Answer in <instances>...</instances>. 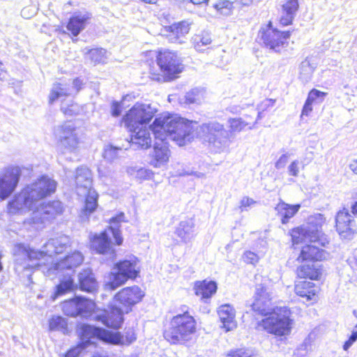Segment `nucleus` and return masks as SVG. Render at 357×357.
I'll list each match as a JSON object with an SVG mask.
<instances>
[{"label":"nucleus","instance_id":"nucleus-1","mask_svg":"<svg viewBox=\"0 0 357 357\" xmlns=\"http://www.w3.org/2000/svg\"><path fill=\"white\" fill-rule=\"evenodd\" d=\"M156 140L153 147L152 165L160 167L169 159L167 141H174L178 146H184L193 138V123L177 114H162L156 117L149 126Z\"/></svg>","mask_w":357,"mask_h":357},{"label":"nucleus","instance_id":"nucleus-2","mask_svg":"<svg viewBox=\"0 0 357 357\" xmlns=\"http://www.w3.org/2000/svg\"><path fill=\"white\" fill-rule=\"evenodd\" d=\"M70 238L68 236L61 235L50 239L43 246V250L31 249L24 244H17L14 248L15 270L23 282L27 287L33 284L32 275L36 269H47L40 261L45 256L52 257L63 252L69 245Z\"/></svg>","mask_w":357,"mask_h":357},{"label":"nucleus","instance_id":"nucleus-3","mask_svg":"<svg viewBox=\"0 0 357 357\" xmlns=\"http://www.w3.org/2000/svg\"><path fill=\"white\" fill-rule=\"evenodd\" d=\"M56 188L54 180L47 176H42L15 195L8 203V211L13 215L27 211H34L40 204V202L54 192Z\"/></svg>","mask_w":357,"mask_h":357},{"label":"nucleus","instance_id":"nucleus-4","mask_svg":"<svg viewBox=\"0 0 357 357\" xmlns=\"http://www.w3.org/2000/svg\"><path fill=\"white\" fill-rule=\"evenodd\" d=\"M155 112L150 104L137 102L123 117L126 126L132 132L131 146L134 149L151 146V138L146 126Z\"/></svg>","mask_w":357,"mask_h":357},{"label":"nucleus","instance_id":"nucleus-5","mask_svg":"<svg viewBox=\"0 0 357 357\" xmlns=\"http://www.w3.org/2000/svg\"><path fill=\"white\" fill-rule=\"evenodd\" d=\"M189 307L183 305L181 313L174 316L163 332L164 338L172 344H183L192 339L196 331V321L189 314Z\"/></svg>","mask_w":357,"mask_h":357},{"label":"nucleus","instance_id":"nucleus-6","mask_svg":"<svg viewBox=\"0 0 357 357\" xmlns=\"http://www.w3.org/2000/svg\"><path fill=\"white\" fill-rule=\"evenodd\" d=\"M325 221L326 218L321 213L309 217L306 225L296 227L291 231L293 244L310 242L325 247L329 243L326 236L321 231Z\"/></svg>","mask_w":357,"mask_h":357},{"label":"nucleus","instance_id":"nucleus-7","mask_svg":"<svg viewBox=\"0 0 357 357\" xmlns=\"http://www.w3.org/2000/svg\"><path fill=\"white\" fill-rule=\"evenodd\" d=\"M125 222V215L121 212L116 216L110 219L111 225L107 229L103 231L100 234L94 235L91 241V247L96 250L97 253L102 255H109L110 257L114 255V250L112 245V241L109 234H111L116 241V243L119 245L123 242V238L119 229L120 223Z\"/></svg>","mask_w":357,"mask_h":357},{"label":"nucleus","instance_id":"nucleus-8","mask_svg":"<svg viewBox=\"0 0 357 357\" xmlns=\"http://www.w3.org/2000/svg\"><path fill=\"white\" fill-rule=\"evenodd\" d=\"M191 122L193 123L194 137L196 135L197 137L208 142L209 145L218 149H222L229 146V132L222 124L214 121L197 126V122Z\"/></svg>","mask_w":357,"mask_h":357},{"label":"nucleus","instance_id":"nucleus-9","mask_svg":"<svg viewBox=\"0 0 357 357\" xmlns=\"http://www.w3.org/2000/svg\"><path fill=\"white\" fill-rule=\"evenodd\" d=\"M291 312L287 307H276L273 309L268 317L263 319L259 326L269 333L278 336L287 335L290 333L292 319H290Z\"/></svg>","mask_w":357,"mask_h":357},{"label":"nucleus","instance_id":"nucleus-10","mask_svg":"<svg viewBox=\"0 0 357 357\" xmlns=\"http://www.w3.org/2000/svg\"><path fill=\"white\" fill-rule=\"evenodd\" d=\"M139 273L138 259L133 255L129 256L115 264L110 280L105 284L106 288L109 290H115L128 280L136 278Z\"/></svg>","mask_w":357,"mask_h":357},{"label":"nucleus","instance_id":"nucleus-11","mask_svg":"<svg viewBox=\"0 0 357 357\" xmlns=\"http://www.w3.org/2000/svg\"><path fill=\"white\" fill-rule=\"evenodd\" d=\"M80 344L84 349L95 344V340L98 339L109 344H119L122 341V337L119 332H111L102 328L89 324H83L79 330Z\"/></svg>","mask_w":357,"mask_h":357},{"label":"nucleus","instance_id":"nucleus-12","mask_svg":"<svg viewBox=\"0 0 357 357\" xmlns=\"http://www.w3.org/2000/svg\"><path fill=\"white\" fill-rule=\"evenodd\" d=\"M72 93L70 84L54 83L52 85L49 95V103L53 104L58 100H61V111L68 116L77 115L80 112L79 106L73 100L66 101L63 98L69 96Z\"/></svg>","mask_w":357,"mask_h":357},{"label":"nucleus","instance_id":"nucleus-13","mask_svg":"<svg viewBox=\"0 0 357 357\" xmlns=\"http://www.w3.org/2000/svg\"><path fill=\"white\" fill-rule=\"evenodd\" d=\"M268 280L264 279L259 284H256L253 296L252 309L257 314L267 316L273 307V291L267 284Z\"/></svg>","mask_w":357,"mask_h":357},{"label":"nucleus","instance_id":"nucleus-14","mask_svg":"<svg viewBox=\"0 0 357 357\" xmlns=\"http://www.w3.org/2000/svg\"><path fill=\"white\" fill-rule=\"evenodd\" d=\"M83 259L82 253L75 251L59 262L52 264L46 270L43 269V273L52 278L57 275H70V273L74 272V268L82 263Z\"/></svg>","mask_w":357,"mask_h":357},{"label":"nucleus","instance_id":"nucleus-15","mask_svg":"<svg viewBox=\"0 0 357 357\" xmlns=\"http://www.w3.org/2000/svg\"><path fill=\"white\" fill-rule=\"evenodd\" d=\"M157 63L168 79H172L181 73L183 67L180 58L169 50L160 51L157 56Z\"/></svg>","mask_w":357,"mask_h":357},{"label":"nucleus","instance_id":"nucleus-16","mask_svg":"<svg viewBox=\"0 0 357 357\" xmlns=\"http://www.w3.org/2000/svg\"><path fill=\"white\" fill-rule=\"evenodd\" d=\"M290 35L289 31H278L273 27L271 22H269L266 27L260 29L258 36L266 47L275 52H280V47L287 43Z\"/></svg>","mask_w":357,"mask_h":357},{"label":"nucleus","instance_id":"nucleus-17","mask_svg":"<svg viewBox=\"0 0 357 357\" xmlns=\"http://www.w3.org/2000/svg\"><path fill=\"white\" fill-rule=\"evenodd\" d=\"M63 210V205L59 200L43 203L33 211L30 222L36 225L44 224L46 221L54 219L56 216L61 215Z\"/></svg>","mask_w":357,"mask_h":357},{"label":"nucleus","instance_id":"nucleus-18","mask_svg":"<svg viewBox=\"0 0 357 357\" xmlns=\"http://www.w3.org/2000/svg\"><path fill=\"white\" fill-rule=\"evenodd\" d=\"M61 307L63 313L67 316L87 317L94 310L95 303L91 300L82 297H76L64 301L62 303Z\"/></svg>","mask_w":357,"mask_h":357},{"label":"nucleus","instance_id":"nucleus-19","mask_svg":"<svg viewBox=\"0 0 357 357\" xmlns=\"http://www.w3.org/2000/svg\"><path fill=\"white\" fill-rule=\"evenodd\" d=\"M144 293L137 286L126 287L118 292L114 296L117 305H121L126 313H128L133 305L142 301Z\"/></svg>","mask_w":357,"mask_h":357},{"label":"nucleus","instance_id":"nucleus-20","mask_svg":"<svg viewBox=\"0 0 357 357\" xmlns=\"http://www.w3.org/2000/svg\"><path fill=\"white\" fill-rule=\"evenodd\" d=\"M22 174L19 167H8L0 177V198H8L15 190Z\"/></svg>","mask_w":357,"mask_h":357},{"label":"nucleus","instance_id":"nucleus-21","mask_svg":"<svg viewBox=\"0 0 357 357\" xmlns=\"http://www.w3.org/2000/svg\"><path fill=\"white\" fill-rule=\"evenodd\" d=\"M191 24L192 22L189 20L174 23L165 26L162 30V35L170 43L182 44L185 41V36L190 31Z\"/></svg>","mask_w":357,"mask_h":357},{"label":"nucleus","instance_id":"nucleus-22","mask_svg":"<svg viewBox=\"0 0 357 357\" xmlns=\"http://www.w3.org/2000/svg\"><path fill=\"white\" fill-rule=\"evenodd\" d=\"M335 223L337 231L342 238L350 239L356 233L357 227L353 216L345 208L337 213Z\"/></svg>","mask_w":357,"mask_h":357},{"label":"nucleus","instance_id":"nucleus-23","mask_svg":"<svg viewBox=\"0 0 357 357\" xmlns=\"http://www.w3.org/2000/svg\"><path fill=\"white\" fill-rule=\"evenodd\" d=\"M59 142L66 151L73 152L77 149L79 141L76 128L72 123H65L60 127Z\"/></svg>","mask_w":357,"mask_h":357},{"label":"nucleus","instance_id":"nucleus-24","mask_svg":"<svg viewBox=\"0 0 357 357\" xmlns=\"http://www.w3.org/2000/svg\"><path fill=\"white\" fill-rule=\"evenodd\" d=\"M74 182L77 195H85L87 191L93 189L91 170L85 166L77 167L74 175Z\"/></svg>","mask_w":357,"mask_h":357},{"label":"nucleus","instance_id":"nucleus-25","mask_svg":"<svg viewBox=\"0 0 357 357\" xmlns=\"http://www.w3.org/2000/svg\"><path fill=\"white\" fill-rule=\"evenodd\" d=\"M126 313L121 305L116 303L110 311L97 316V319L108 328H119L123 322V314Z\"/></svg>","mask_w":357,"mask_h":357},{"label":"nucleus","instance_id":"nucleus-26","mask_svg":"<svg viewBox=\"0 0 357 357\" xmlns=\"http://www.w3.org/2000/svg\"><path fill=\"white\" fill-rule=\"evenodd\" d=\"M91 14L86 11L75 12L69 18L67 29L73 36H77L85 28Z\"/></svg>","mask_w":357,"mask_h":357},{"label":"nucleus","instance_id":"nucleus-27","mask_svg":"<svg viewBox=\"0 0 357 357\" xmlns=\"http://www.w3.org/2000/svg\"><path fill=\"white\" fill-rule=\"evenodd\" d=\"M328 253L321 249L317 245H306L302 248L298 260L301 261H321L326 258Z\"/></svg>","mask_w":357,"mask_h":357},{"label":"nucleus","instance_id":"nucleus-28","mask_svg":"<svg viewBox=\"0 0 357 357\" xmlns=\"http://www.w3.org/2000/svg\"><path fill=\"white\" fill-rule=\"evenodd\" d=\"M79 289L88 293H94L98 289V282L91 268L83 269L78 274Z\"/></svg>","mask_w":357,"mask_h":357},{"label":"nucleus","instance_id":"nucleus-29","mask_svg":"<svg viewBox=\"0 0 357 357\" xmlns=\"http://www.w3.org/2000/svg\"><path fill=\"white\" fill-rule=\"evenodd\" d=\"M298 7V0H284L282 4L280 24L282 26L291 24L296 15Z\"/></svg>","mask_w":357,"mask_h":357},{"label":"nucleus","instance_id":"nucleus-30","mask_svg":"<svg viewBox=\"0 0 357 357\" xmlns=\"http://www.w3.org/2000/svg\"><path fill=\"white\" fill-rule=\"evenodd\" d=\"M195 220L192 218L181 220L176 227L175 234L182 242L189 243L195 236Z\"/></svg>","mask_w":357,"mask_h":357},{"label":"nucleus","instance_id":"nucleus-31","mask_svg":"<svg viewBox=\"0 0 357 357\" xmlns=\"http://www.w3.org/2000/svg\"><path fill=\"white\" fill-rule=\"evenodd\" d=\"M218 313L222 327L226 331H231L236 327L235 310L232 306L229 304L222 305L219 307Z\"/></svg>","mask_w":357,"mask_h":357},{"label":"nucleus","instance_id":"nucleus-32","mask_svg":"<svg viewBox=\"0 0 357 357\" xmlns=\"http://www.w3.org/2000/svg\"><path fill=\"white\" fill-rule=\"evenodd\" d=\"M217 284L214 281H197L194 285L195 293L197 296H201L204 302L209 299L217 291Z\"/></svg>","mask_w":357,"mask_h":357},{"label":"nucleus","instance_id":"nucleus-33","mask_svg":"<svg viewBox=\"0 0 357 357\" xmlns=\"http://www.w3.org/2000/svg\"><path fill=\"white\" fill-rule=\"evenodd\" d=\"M320 265L316 261H307L297 269L298 276L310 280H318L321 275Z\"/></svg>","mask_w":357,"mask_h":357},{"label":"nucleus","instance_id":"nucleus-34","mask_svg":"<svg viewBox=\"0 0 357 357\" xmlns=\"http://www.w3.org/2000/svg\"><path fill=\"white\" fill-rule=\"evenodd\" d=\"M301 208L300 204L290 205L281 201L275 207L282 224H287Z\"/></svg>","mask_w":357,"mask_h":357},{"label":"nucleus","instance_id":"nucleus-35","mask_svg":"<svg viewBox=\"0 0 357 357\" xmlns=\"http://www.w3.org/2000/svg\"><path fill=\"white\" fill-rule=\"evenodd\" d=\"M295 292L298 296L306 298L307 301H313L315 298L317 291L313 282L303 280L296 284Z\"/></svg>","mask_w":357,"mask_h":357},{"label":"nucleus","instance_id":"nucleus-36","mask_svg":"<svg viewBox=\"0 0 357 357\" xmlns=\"http://www.w3.org/2000/svg\"><path fill=\"white\" fill-rule=\"evenodd\" d=\"M77 287L73 279L70 275L66 279L61 280L60 283L55 287L54 294L51 296L53 301H55L58 297L66 294L68 292L73 291Z\"/></svg>","mask_w":357,"mask_h":357},{"label":"nucleus","instance_id":"nucleus-37","mask_svg":"<svg viewBox=\"0 0 357 357\" xmlns=\"http://www.w3.org/2000/svg\"><path fill=\"white\" fill-rule=\"evenodd\" d=\"M82 196L86 197L84 206L82 213L83 215L87 216L96 209L98 195L93 189H91L87 191L85 195Z\"/></svg>","mask_w":357,"mask_h":357},{"label":"nucleus","instance_id":"nucleus-38","mask_svg":"<svg viewBox=\"0 0 357 357\" xmlns=\"http://www.w3.org/2000/svg\"><path fill=\"white\" fill-rule=\"evenodd\" d=\"M83 52L86 55H88L89 59L94 64L104 63L107 59V51L103 48L89 49L86 47Z\"/></svg>","mask_w":357,"mask_h":357},{"label":"nucleus","instance_id":"nucleus-39","mask_svg":"<svg viewBox=\"0 0 357 357\" xmlns=\"http://www.w3.org/2000/svg\"><path fill=\"white\" fill-rule=\"evenodd\" d=\"M126 149L121 147L114 146L112 144H108L105 146L103 157L108 161H113L119 157H121L125 153Z\"/></svg>","mask_w":357,"mask_h":357},{"label":"nucleus","instance_id":"nucleus-40","mask_svg":"<svg viewBox=\"0 0 357 357\" xmlns=\"http://www.w3.org/2000/svg\"><path fill=\"white\" fill-rule=\"evenodd\" d=\"M299 79L304 83L308 82L314 73V67L307 59L303 61L300 65Z\"/></svg>","mask_w":357,"mask_h":357},{"label":"nucleus","instance_id":"nucleus-41","mask_svg":"<svg viewBox=\"0 0 357 357\" xmlns=\"http://www.w3.org/2000/svg\"><path fill=\"white\" fill-rule=\"evenodd\" d=\"M228 123L229 125V142H231V137L235 132H240L246 126L249 125V123L243 120L241 118H230L228 119Z\"/></svg>","mask_w":357,"mask_h":357},{"label":"nucleus","instance_id":"nucleus-42","mask_svg":"<svg viewBox=\"0 0 357 357\" xmlns=\"http://www.w3.org/2000/svg\"><path fill=\"white\" fill-rule=\"evenodd\" d=\"M204 91L197 88L193 89L185 96L186 104H200L204 99Z\"/></svg>","mask_w":357,"mask_h":357},{"label":"nucleus","instance_id":"nucleus-43","mask_svg":"<svg viewBox=\"0 0 357 357\" xmlns=\"http://www.w3.org/2000/svg\"><path fill=\"white\" fill-rule=\"evenodd\" d=\"M213 7L220 14L229 15L233 9V3L228 0H217Z\"/></svg>","mask_w":357,"mask_h":357},{"label":"nucleus","instance_id":"nucleus-44","mask_svg":"<svg viewBox=\"0 0 357 357\" xmlns=\"http://www.w3.org/2000/svg\"><path fill=\"white\" fill-rule=\"evenodd\" d=\"M194 47L198 52H202L204 49L203 46H206L211 43V38L207 33H202L201 35L195 36L192 38Z\"/></svg>","mask_w":357,"mask_h":357},{"label":"nucleus","instance_id":"nucleus-45","mask_svg":"<svg viewBox=\"0 0 357 357\" xmlns=\"http://www.w3.org/2000/svg\"><path fill=\"white\" fill-rule=\"evenodd\" d=\"M66 319L60 316L53 317L49 321L50 331H60L66 328Z\"/></svg>","mask_w":357,"mask_h":357},{"label":"nucleus","instance_id":"nucleus-46","mask_svg":"<svg viewBox=\"0 0 357 357\" xmlns=\"http://www.w3.org/2000/svg\"><path fill=\"white\" fill-rule=\"evenodd\" d=\"M326 94L327 93L326 92H323L316 89H313L309 92L307 98L313 102H314L320 103L324 101Z\"/></svg>","mask_w":357,"mask_h":357},{"label":"nucleus","instance_id":"nucleus-47","mask_svg":"<svg viewBox=\"0 0 357 357\" xmlns=\"http://www.w3.org/2000/svg\"><path fill=\"white\" fill-rule=\"evenodd\" d=\"M122 337V341L121 343H119L118 344H130L136 340V335L134 332L133 328H128L126 330L124 335H121Z\"/></svg>","mask_w":357,"mask_h":357},{"label":"nucleus","instance_id":"nucleus-48","mask_svg":"<svg viewBox=\"0 0 357 357\" xmlns=\"http://www.w3.org/2000/svg\"><path fill=\"white\" fill-rule=\"evenodd\" d=\"M252 356V350L241 348L230 351L227 357H251Z\"/></svg>","mask_w":357,"mask_h":357},{"label":"nucleus","instance_id":"nucleus-49","mask_svg":"<svg viewBox=\"0 0 357 357\" xmlns=\"http://www.w3.org/2000/svg\"><path fill=\"white\" fill-rule=\"evenodd\" d=\"M243 257L244 261L247 264H255L259 260L257 255L251 251L245 252Z\"/></svg>","mask_w":357,"mask_h":357},{"label":"nucleus","instance_id":"nucleus-50","mask_svg":"<svg viewBox=\"0 0 357 357\" xmlns=\"http://www.w3.org/2000/svg\"><path fill=\"white\" fill-rule=\"evenodd\" d=\"M255 203L256 202L253 199L248 197H244L241 201L239 208L241 211H248V208Z\"/></svg>","mask_w":357,"mask_h":357},{"label":"nucleus","instance_id":"nucleus-51","mask_svg":"<svg viewBox=\"0 0 357 357\" xmlns=\"http://www.w3.org/2000/svg\"><path fill=\"white\" fill-rule=\"evenodd\" d=\"M299 161L298 160H295L289 165L288 167V173L290 176H297L299 173Z\"/></svg>","mask_w":357,"mask_h":357},{"label":"nucleus","instance_id":"nucleus-52","mask_svg":"<svg viewBox=\"0 0 357 357\" xmlns=\"http://www.w3.org/2000/svg\"><path fill=\"white\" fill-rule=\"evenodd\" d=\"M37 13V9L34 6H28L24 8L21 11V15L24 18H30L35 15Z\"/></svg>","mask_w":357,"mask_h":357},{"label":"nucleus","instance_id":"nucleus-53","mask_svg":"<svg viewBox=\"0 0 357 357\" xmlns=\"http://www.w3.org/2000/svg\"><path fill=\"white\" fill-rule=\"evenodd\" d=\"M84 349V348L83 347H82L80 344H78L77 347L68 350L66 353L65 357H77Z\"/></svg>","mask_w":357,"mask_h":357},{"label":"nucleus","instance_id":"nucleus-54","mask_svg":"<svg viewBox=\"0 0 357 357\" xmlns=\"http://www.w3.org/2000/svg\"><path fill=\"white\" fill-rule=\"evenodd\" d=\"M289 155L287 153L282 154L276 161L275 167L277 169L284 168L288 162Z\"/></svg>","mask_w":357,"mask_h":357},{"label":"nucleus","instance_id":"nucleus-55","mask_svg":"<svg viewBox=\"0 0 357 357\" xmlns=\"http://www.w3.org/2000/svg\"><path fill=\"white\" fill-rule=\"evenodd\" d=\"M111 113L113 116H119L121 114V105L117 101H113L111 106Z\"/></svg>","mask_w":357,"mask_h":357},{"label":"nucleus","instance_id":"nucleus-56","mask_svg":"<svg viewBox=\"0 0 357 357\" xmlns=\"http://www.w3.org/2000/svg\"><path fill=\"white\" fill-rule=\"evenodd\" d=\"M312 102L311 100H310L309 99H306L305 100V102L303 105V109H302V112H301V117H303V116H309V114L311 113V112L312 111Z\"/></svg>","mask_w":357,"mask_h":357},{"label":"nucleus","instance_id":"nucleus-57","mask_svg":"<svg viewBox=\"0 0 357 357\" xmlns=\"http://www.w3.org/2000/svg\"><path fill=\"white\" fill-rule=\"evenodd\" d=\"M338 43L341 45L340 48L346 46L347 44L349 43L352 39V36L350 33H345L338 36Z\"/></svg>","mask_w":357,"mask_h":357},{"label":"nucleus","instance_id":"nucleus-58","mask_svg":"<svg viewBox=\"0 0 357 357\" xmlns=\"http://www.w3.org/2000/svg\"><path fill=\"white\" fill-rule=\"evenodd\" d=\"M312 340L309 335L303 341V342L300 345L299 349L305 351L307 352L311 349Z\"/></svg>","mask_w":357,"mask_h":357},{"label":"nucleus","instance_id":"nucleus-59","mask_svg":"<svg viewBox=\"0 0 357 357\" xmlns=\"http://www.w3.org/2000/svg\"><path fill=\"white\" fill-rule=\"evenodd\" d=\"M275 102V100L273 99H266L261 102V103L258 105V110L264 111L269 107H273Z\"/></svg>","mask_w":357,"mask_h":357},{"label":"nucleus","instance_id":"nucleus-60","mask_svg":"<svg viewBox=\"0 0 357 357\" xmlns=\"http://www.w3.org/2000/svg\"><path fill=\"white\" fill-rule=\"evenodd\" d=\"M72 87L75 89L76 92H78L83 84L82 81L79 78H76L72 82Z\"/></svg>","mask_w":357,"mask_h":357},{"label":"nucleus","instance_id":"nucleus-61","mask_svg":"<svg viewBox=\"0 0 357 357\" xmlns=\"http://www.w3.org/2000/svg\"><path fill=\"white\" fill-rule=\"evenodd\" d=\"M137 174H138V176H144L145 178H149L150 172H149V171H148V170H146V169H140L137 172Z\"/></svg>","mask_w":357,"mask_h":357},{"label":"nucleus","instance_id":"nucleus-62","mask_svg":"<svg viewBox=\"0 0 357 357\" xmlns=\"http://www.w3.org/2000/svg\"><path fill=\"white\" fill-rule=\"evenodd\" d=\"M349 169L356 174H357V160H353L349 164Z\"/></svg>","mask_w":357,"mask_h":357},{"label":"nucleus","instance_id":"nucleus-63","mask_svg":"<svg viewBox=\"0 0 357 357\" xmlns=\"http://www.w3.org/2000/svg\"><path fill=\"white\" fill-rule=\"evenodd\" d=\"M353 344L354 342L349 339H348V340H347L343 345V349L344 351H347Z\"/></svg>","mask_w":357,"mask_h":357},{"label":"nucleus","instance_id":"nucleus-64","mask_svg":"<svg viewBox=\"0 0 357 357\" xmlns=\"http://www.w3.org/2000/svg\"><path fill=\"white\" fill-rule=\"evenodd\" d=\"M351 208L352 213L354 215H357V201H355L352 204Z\"/></svg>","mask_w":357,"mask_h":357}]
</instances>
